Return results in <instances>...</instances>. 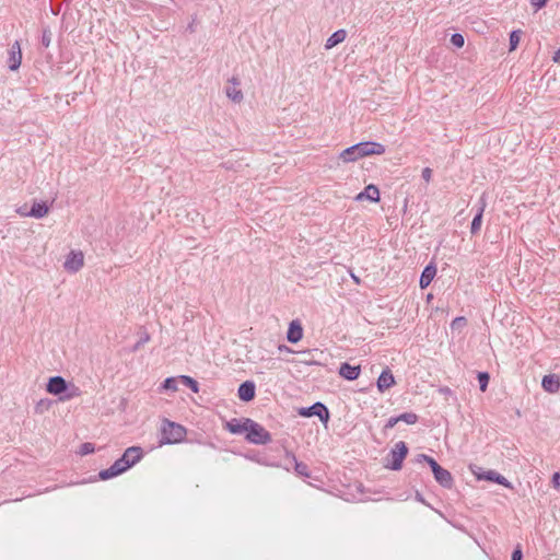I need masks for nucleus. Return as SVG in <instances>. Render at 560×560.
Instances as JSON below:
<instances>
[{
    "label": "nucleus",
    "mask_w": 560,
    "mask_h": 560,
    "mask_svg": "<svg viewBox=\"0 0 560 560\" xmlns=\"http://www.w3.org/2000/svg\"><path fill=\"white\" fill-rule=\"evenodd\" d=\"M385 153V145L375 141H362L345 149L339 158L346 162H354L361 158Z\"/></svg>",
    "instance_id": "f257e3e1"
},
{
    "label": "nucleus",
    "mask_w": 560,
    "mask_h": 560,
    "mask_svg": "<svg viewBox=\"0 0 560 560\" xmlns=\"http://www.w3.org/2000/svg\"><path fill=\"white\" fill-rule=\"evenodd\" d=\"M408 452L409 450L406 442H397L388 453L384 467L395 471L400 470L402 468L404 459L408 455Z\"/></svg>",
    "instance_id": "f03ea898"
},
{
    "label": "nucleus",
    "mask_w": 560,
    "mask_h": 560,
    "mask_svg": "<svg viewBox=\"0 0 560 560\" xmlns=\"http://www.w3.org/2000/svg\"><path fill=\"white\" fill-rule=\"evenodd\" d=\"M186 431L184 427L175 422L165 420L162 425L161 444H172L180 442L185 438Z\"/></svg>",
    "instance_id": "7ed1b4c3"
},
{
    "label": "nucleus",
    "mask_w": 560,
    "mask_h": 560,
    "mask_svg": "<svg viewBox=\"0 0 560 560\" xmlns=\"http://www.w3.org/2000/svg\"><path fill=\"white\" fill-rule=\"evenodd\" d=\"M247 441L254 444H267L271 434L259 423L247 418Z\"/></svg>",
    "instance_id": "20e7f679"
},
{
    "label": "nucleus",
    "mask_w": 560,
    "mask_h": 560,
    "mask_svg": "<svg viewBox=\"0 0 560 560\" xmlns=\"http://www.w3.org/2000/svg\"><path fill=\"white\" fill-rule=\"evenodd\" d=\"M284 464L282 465V467L290 471L291 469L294 470V472L296 474V476L299 477H302V478H312V472L307 466V464L303 463V462H299L295 457V455L288 451V450H284Z\"/></svg>",
    "instance_id": "39448f33"
},
{
    "label": "nucleus",
    "mask_w": 560,
    "mask_h": 560,
    "mask_svg": "<svg viewBox=\"0 0 560 560\" xmlns=\"http://www.w3.org/2000/svg\"><path fill=\"white\" fill-rule=\"evenodd\" d=\"M299 415L305 418L318 417L319 420L326 425L330 418V412L327 406L320 401L314 402L310 407H302L299 409Z\"/></svg>",
    "instance_id": "423d86ee"
},
{
    "label": "nucleus",
    "mask_w": 560,
    "mask_h": 560,
    "mask_svg": "<svg viewBox=\"0 0 560 560\" xmlns=\"http://www.w3.org/2000/svg\"><path fill=\"white\" fill-rule=\"evenodd\" d=\"M225 95L233 103L241 104L243 101L242 81L235 77L231 78L225 85Z\"/></svg>",
    "instance_id": "0eeeda50"
},
{
    "label": "nucleus",
    "mask_w": 560,
    "mask_h": 560,
    "mask_svg": "<svg viewBox=\"0 0 560 560\" xmlns=\"http://www.w3.org/2000/svg\"><path fill=\"white\" fill-rule=\"evenodd\" d=\"M84 265V255L81 250H71L63 262V268L71 273L78 272Z\"/></svg>",
    "instance_id": "6e6552de"
},
{
    "label": "nucleus",
    "mask_w": 560,
    "mask_h": 560,
    "mask_svg": "<svg viewBox=\"0 0 560 560\" xmlns=\"http://www.w3.org/2000/svg\"><path fill=\"white\" fill-rule=\"evenodd\" d=\"M435 481L445 489H452L454 486V478L452 474L443 468L441 465L440 467L435 468L434 471H432Z\"/></svg>",
    "instance_id": "1a4fd4ad"
},
{
    "label": "nucleus",
    "mask_w": 560,
    "mask_h": 560,
    "mask_svg": "<svg viewBox=\"0 0 560 560\" xmlns=\"http://www.w3.org/2000/svg\"><path fill=\"white\" fill-rule=\"evenodd\" d=\"M22 62V51L21 46L18 40H15L9 50V58H8V67L11 71H16Z\"/></svg>",
    "instance_id": "9d476101"
},
{
    "label": "nucleus",
    "mask_w": 560,
    "mask_h": 560,
    "mask_svg": "<svg viewBox=\"0 0 560 560\" xmlns=\"http://www.w3.org/2000/svg\"><path fill=\"white\" fill-rule=\"evenodd\" d=\"M487 206L486 195L482 194L478 200V209L470 224L471 234H477L480 231L482 223V215Z\"/></svg>",
    "instance_id": "9b49d317"
},
{
    "label": "nucleus",
    "mask_w": 560,
    "mask_h": 560,
    "mask_svg": "<svg viewBox=\"0 0 560 560\" xmlns=\"http://www.w3.org/2000/svg\"><path fill=\"white\" fill-rule=\"evenodd\" d=\"M395 377L389 368H386L380 374L376 381V387L380 393H384L388 388L395 385Z\"/></svg>",
    "instance_id": "f8f14e48"
},
{
    "label": "nucleus",
    "mask_w": 560,
    "mask_h": 560,
    "mask_svg": "<svg viewBox=\"0 0 560 560\" xmlns=\"http://www.w3.org/2000/svg\"><path fill=\"white\" fill-rule=\"evenodd\" d=\"M22 217H32L36 219H42L46 217L49 212V207L45 202H34L30 211H18Z\"/></svg>",
    "instance_id": "ddd939ff"
},
{
    "label": "nucleus",
    "mask_w": 560,
    "mask_h": 560,
    "mask_svg": "<svg viewBox=\"0 0 560 560\" xmlns=\"http://www.w3.org/2000/svg\"><path fill=\"white\" fill-rule=\"evenodd\" d=\"M67 389V382L63 377L61 376H54V377H50L48 383H47V386H46V390L51 394V395H62L63 392H66Z\"/></svg>",
    "instance_id": "4468645a"
},
{
    "label": "nucleus",
    "mask_w": 560,
    "mask_h": 560,
    "mask_svg": "<svg viewBox=\"0 0 560 560\" xmlns=\"http://www.w3.org/2000/svg\"><path fill=\"white\" fill-rule=\"evenodd\" d=\"M303 338V327L299 319H294L289 324L287 331V340L290 343H296Z\"/></svg>",
    "instance_id": "2eb2a0df"
},
{
    "label": "nucleus",
    "mask_w": 560,
    "mask_h": 560,
    "mask_svg": "<svg viewBox=\"0 0 560 560\" xmlns=\"http://www.w3.org/2000/svg\"><path fill=\"white\" fill-rule=\"evenodd\" d=\"M361 373L360 365H351L348 362H342L339 366V375L347 381H355Z\"/></svg>",
    "instance_id": "dca6fc26"
},
{
    "label": "nucleus",
    "mask_w": 560,
    "mask_h": 560,
    "mask_svg": "<svg viewBox=\"0 0 560 560\" xmlns=\"http://www.w3.org/2000/svg\"><path fill=\"white\" fill-rule=\"evenodd\" d=\"M355 200H369L371 202H378L380 201V189L374 184L368 185L363 191L358 194L355 197Z\"/></svg>",
    "instance_id": "f3484780"
},
{
    "label": "nucleus",
    "mask_w": 560,
    "mask_h": 560,
    "mask_svg": "<svg viewBox=\"0 0 560 560\" xmlns=\"http://www.w3.org/2000/svg\"><path fill=\"white\" fill-rule=\"evenodd\" d=\"M541 387L550 394L558 393L560 389V378L556 374H548L542 377Z\"/></svg>",
    "instance_id": "a211bd4d"
},
{
    "label": "nucleus",
    "mask_w": 560,
    "mask_h": 560,
    "mask_svg": "<svg viewBox=\"0 0 560 560\" xmlns=\"http://www.w3.org/2000/svg\"><path fill=\"white\" fill-rule=\"evenodd\" d=\"M436 275V266L433 262H430L424 267L422 273L420 276L419 285L421 289H425L430 285L432 280Z\"/></svg>",
    "instance_id": "6ab92c4d"
},
{
    "label": "nucleus",
    "mask_w": 560,
    "mask_h": 560,
    "mask_svg": "<svg viewBox=\"0 0 560 560\" xmlns=\"http://www.w3.org/2000/svg\"><path fill=\"white\" fill-rule=\"evenodd\" d=\"M478 478L492 481L494 483L504 486L505 488H512L511 482L504 476L494 470H488L485 474L479 475Z\"/></svg>",
    "instance_id": "aec40b11"
},
{
    "label": "nucleus",
    "mask_w": 560,
    "mask_h": 560,
    "mask_svg": "<svg viewBox=\"0 0 560 560\" xmlns=\"http://www.w3.org/2000/svg\"><path fill=\"white\" fill-rule=\"evenodd\" d=\"M142 450L139 446H131L128 447L124 455L121 456L124 459H128V464L130 466H133L136 463H138L142 458Z\"/></svg>",
    "instance_id": "412c9836"
},
{
    "label": "nucleus",
    "mask_w": 560,
    "mask_h": 560,
    "mask_svg": "<svg viewBox=\"0 0 560 560\" xmlns=\"http://www.w3.org/2000/svg\"><path fill=\"white\" fill-rule=\"evenodd\" d=\"M347 37V32L345 30H338L334 32L328 39L326 40L325 48L330 49L336 45L342 43Z\"/></svg>",
    "instance_id": "4be33fe9"
},
{
    "label": "nucleus",
    "mask_w": 560,
    "mask_h": 560,
    "mask_svg": "<svg viewBox=\"0 0 560 560\" xmlns=\"http://www.w3.org/2000/svg\"><path fill=\"white\" fill-rule=\"evenodd\" d=\"M82 395V390L74 384L67 383V389L59 397L61 401L70 400L75 397H80Z\"/></svg>",
    "instance_id": "5701e85b"
},
{
    "label": "nucleus",
    "mask_w": 560,
    "mask_h": 560,
    "mask_svg": "<svg viewBox=\"0 0 560 560\" xmlns=\"http://www.w3.org/2000/svg\"><path fill=\"white\" fill-rule=\"evenodd\" d=\"M180 384V380H179V376H172V377H167L163 384L161 385L160 387V392L162 390H171V392H177L178 390V385Z\"/></svg>",
    "instance_id": "b1692460"
},
{
    "label": "nucleus",
    "mask_w": 560,
    "mask_h": 560,
    "mask_svg": "<svg viewBox=\"0 0 560 560\" xmlns=\"http://www.w3.org/2000/svg\"><path fill=\"white\" fill-rule=\"evenodd\" d=\"M225 428L231 432V433H242L243 431H245V423H242L240 420L237 419H233L231 421H226L225 422Z\"/></svg>",
    "instance_id": "393cba45"
},
{
    "label": "nucleus",
    "mask_w": 560,
    "mask_h": 560,
    "mask_svg": "<svg viewBox=\"0 0 560 560\" xmlns=\"http://www.w3.org/2000/svg\"><path fill=\"white\" fill-rule=\"evenodd\" d=\"M521 34H522L521 30H514L510 33V38H509L510 51H513L517 48V46L520 44V39H521Z\"/></svg>",
    "instance_id": "a878e982"
},
{
    "label": "nucleus",
    "mask_w": 560,
    "mask_h": 560,
    "mask_svg": "<svg viewBox=\"0 0 560 560\" xmlns=\"http://www.w3.org/2000/svg\"><path fill=\"white\" fill-rule=\"evenodd\" d=\"M180 384L189 387L194 393L199 392L198 383L190 376L179 375Z\"/></svg>",
    "instance_id": "bb28decb"
},
{
    "label": "nucleus",
    "mask_w": 560,
    "mask_h": 560,
    "mask_svg": "<svg viewBox=\"0 0 560 560\" xmlns=\"http://www.w3.org/2000/svg\"><path fill=\"white\" fill-rule=\"evenodd\" d=\"M477 380L479 382V388L481 392H486L490 381V374L488 372H478Z\"/></svg>",
    "instance_id": "cd10ccee"
},
{
    "label": "nucleus",
    "mask_w": 560,
    "mask_h": 560,
    "mask_svg": "<svg viewBox=\"0 0 560 560\" xmlns=\"http://www.w3.org/2000/svg\"><path fill=\"white\" fill-rule=\"evenodd\" d=\"M467 323L468 320L465 316L455 317L451 323V329L460 331L467 326Z\"/></svg>",
    "instance_id": "c85d7f7f"
},
{
    "label": "nucleus",
    "mask_w": 560,
    "mask_h": 560,
    "mask_svg": "<svg viewBox=\"0 0 560 560\" xmlns=\"http://www.w3.org/2000/svg\"><path fill=\"white\" fill-rule=\"evenodd\" d=\"M397 419H399V421L406 422L407 424H415L418 422L419 418L415 412H404L397 416Z\"/></svg>",
    "instance_id": "c756f323"
},
{
    "label": "nucleus",
    "mask_w": 560,
    "mask_h": 560,
    "mask_svg": "<svg viewBox=\"0 0 560 560\" xmlns=\"http://www.w3.org/2000/svg\"><path fill=\"white\" fill-rule=\"evenodd\" d=\"M120 475L119 471H117L116 468H114V466L112 465L109 468L107 469H103L100 471L98 476L102 480H107V479H110V478H114L116 476Z\"/></svg>",
    "instance_id": "7c9ffc66"
},
{
    "label": "nucleus",
    "mask_w": 560,
    "mask_h": 560,
    "mask_svg": "<svg viewBox=\"0 0 560 560\" xmlns=\"http://www.w3.org/2000/svg\"><path fill=\"white\" fill-rule=\"evenodd\" d=\"M451 44L456 48H462L465 44V38L460 33H454L450 39Z\"/></svg>",
    "instance_id": "2f4dec72"
},
{
    "label": "nucleus",
    "mask_w": 560,
    "mask_h": 560,
    "mask_svg": "<svg viewBox=\"0 0 560 560\" xmlns=\"http://www.w3.org/2000/svg\"><path fill=\"white\" fill-rule=\"evenodd\" d=\"M114 468L117 469L120 474L125 472L127 469H129L131 466L128 464V459H124L120 457L113 464Z\"/></svg>",
    "instance_id": "473e14b6"
},
{
    "label": "nucleus",
    "mask_w": 560,
    "mask_h": 560,
    "mask_svg": "<svg viewBox=\"0 0 560 560\" xmlns=\"http://www.w3.org/2000/svg\"><path fill=\"white\" fill-rule=\"evenodd\" d=\"M256 385L253 381L247 380V402L255 398Z\"/></svg>",
    "instance_id": "72a5a7b5"
},
{
    "label": "nucleus",
    "mask_w": 560,
    "mask_h": 560,
    "mask_svg": "<svg viewBox=\"0 0 560 560\" xmlns=\"http://www.w3.org/2000/svg\"><path fill=\"white\" fill-rule=\"evenodd\" d=\"M94 452V445L92 443H84L80 447L81 455H88Z\"/></svg>",
    "instance_id": "f704fd0d"
},
{
    "label": "nucleus",
    "mask_w": 560,
    "mask_h": 560,
    "mask_svg": "<svg viewBox=\"0 0 560 560\" xmlns=\"http://www.w3.org/2000/svg\"><path fill=\"white\" fill-rule=\"evenodd\" d=\"M511 560H523V551L520 544L514 548Z\"/></svg>",
    "instance_id": "c9c22d12"
},
{
    "label": "nucleus",
    "mask_w": 560,
    "mask_h": 560,
    "mask_svg": "<svg viewBox=\"0 0 560 560\" xmlns=\"http://www.w3.org/2000/svg\"><path fill=\"white\" fill-rule=\"evenodd\" d=\"M551 485L556 490L560 489V472L559 471L553 472V475L551 477Z\"/></svg>",
    "instance_id": "e433bc0d"
},
{
    "label": "nucleus",
    "mask_w": 560,
    "mask_h": 560,
    "mask_svg": "<svg viewBox=\"0 0 560 560\" xmlns=\"http://www.w3.org/2000/svg\"><path fill=\"white\" fill-rule=\"evenodd\" d=\"M549 0H529L530 4L535 8L536 11L542 9Z\"/></svg>",
    "instance_id": "4c0bfd02"
},
{
    "label": "nucleus",
    "mask_w": 560,
    "mask_h": 560,
    "mask_svg": "<svg viewBox=\"0 0 560 560\" xmlns=\"http://www.w3.org/2000/svg\"><path fill=\"white\" fill-rule=\"evenodd\" d=\"M399 422V419H397V416L390 417L387 422L384 425V430L393 429L397 423Z\"/></svg>",
    "instance_id": "58836bf2"
},
{
    "label": "nucleus",
    "mask_w": 560,
    "mask_h": 560,
    "mask_svg": "<svg viewBox=\"0 0 560 560\" xmlns=\"http://www.w3.org/2000/svg\"><path fill=\"white\" fill-rule=\"evenodd\" d=\"M50 40H51V34H50V32L45 31V32L43 33L42 44H43L45 47H48V46L50 45Z\"/></svg>",
    "instance_id": "ea45409f"
},
{
    "label": "nucleus",
    "mask_w": 560,
    "mask_h": 560,
    "mask_svg": "<svg viewBox=\"0 0 560 560\" xmlns=\"http://www.w3.org/2000/svg\"><path fill=\"white\" fill-rule=\"evenodd\" d=\"M422 178L429 183L432 176V170L430 167H424L421 173Z\"/></svg>",
    "instance_id": "a19ab883"
},
{
    "label": "nucleus",
    "mask_w": 560,
    "mask_h": 560,
    "mask_svg": "<svg viewBox=\"0 0 560 560\" xmlns=\"http://www.w3.org/2000/svg\"><path fill=\"white\" fill-rule=\"evenodd\" d=\"M425 463L430 466L431 470L434 471L435 468L440 467V464L431 456L425 459Z\"/></svg>",
    "instance_id": "79ce46f5"
},
{
    "label": "nucleus",
    "mask_w": 560,
    "mask_h": 560,
    "mask_svg": "<svg viewBox=\"0 0 560 560\" xmlns=\"http://www.w3.org/2000/svg\"><path fill=\"white\" fill-rule=\"evenodd\" d=\"M428 457H429V455H427V454H418V455L415 457V459H413V460H415L416 463L421 464V463H425V459H428Z\"/></svg>",
    "instance_id": "37998d69"
},
{
    "label": "nucleus",
    "mask_w": 560,
    "mask_h": 560,
    "mask_svg": "<svg viewBox=\"0 0 560 560\" xmlns=\"http://www.w3.org/2000/svg\"><path fill=\"white\" fill-rule=\"evenodd\" d=\"M238 397L241 400L245 401V383H242L238 387Z\"/></svg>",
    "instance_id": "c03bdc74"
},
{
    "label": "nucleus",
    "mask_w": 560,
    "mask_h": 560,
    "mask_svg": "<svg viewBox=\"0 0 560 560\" xmlns=\"http://www.w3.org/2000/svg\"><path fill=\"white\" fill-rule=\"evenodd\" d=\"M278 350H279V352H288V353L293 352V350L285 345H280L278 347Z\"/></svg>",
    "instance_id": "a18cd8bd"
},
{
    "label": "nucleus",
    "mask_w": 560,
    "mask_h": 560,
    "mask_svg": "<svg viewBox=\"0 0 560 560\" xmlns=\"http://www.w3.org/2000/svg\"><path fill=\"white\" fill-rule=\"evenodd\" d=\"M246 456H247V459H252V460L256 459L254 450H247Z\"/></svg>",
    "instance_id": "49530a36"
},
{
    "label": "nucleus",
    "mask_w": 560,
    "mask_h": 560,
    "mask_svg": "<svg viewBox=\"0 0 560 560\" xmlns=\"http://www.w3.org/2000/svg\"><path fill=\"white\" fill-rule=\"evenodd\" d=\"M303 363L306 365H319L320 364L318 361H315L314 359L304 360Z\"/></svg>",
    "instance_id": "de8ad7c7"
},
{
    "label": "nucleus",
    "mask_w": 560,
    "mask_h": 560,
    "mask_svg": "<svg viewBox=\"0 0 560 560\" xmlns=\"http://www.w3.org/2000/svg\"><path fill=\"white\" fill-rule=\"evenodd\" d=\"M552 59L555 62H560V48L555 52Z\"/></svg>",
    "instance_id": "09e8293b"
},
{
    "label": "nucleus",
    "mask_w": 560,
    "mask_h": 560,
    "mask_svg": "<svg viewBox=\"0 0 560 560\" xmlns=\"http://www.w3.org/2000/svg\"><path fill=\"white\" fill-rule=\"evenodd\" d=\"M416 499H417L419 502L424 503V499H423V497H422V494H421V493L417 492V493H416Z\"/></svg>",
    "instance_id": "8fccbe9b"
},
{
    "label": "nucleus",
    "mask_w": 560,
    "mask_h": 560,
    "mask_svg": "<svg viewBox=\"0 0 560 560\" xmlns=\"http://www.w3.org/2000/svg\"><path fill=\"white\" fill-rule=\"evenodd\" d=\"M149 340V336L142 337V340L137 343L136 349L140 346L141 342H147Z\"/></svg>",
    "instance_id": "3c124183"
}]
</instances>
